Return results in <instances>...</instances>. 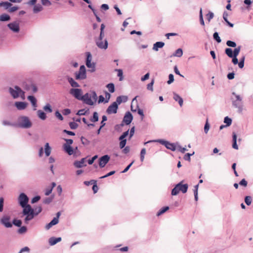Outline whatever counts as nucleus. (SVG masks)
<instances>
[{
    "instance_id": "obj_1",
    "label": "nucleus",
    "mask_w": 253,
    "mask_h": 253,
    "mask_svg": "<svg viewBox=\"0 0 253 253\" xmlns=\"http://www.w3.org/2000/svg\"><path fill=\"white\" fill-rule=\"evenodd\" d=\"M42 211L41 206L37 207L33 209L30 205H28L26 209H23L22 214V216H25L24 222L28 224L29 221L32 220L35 216L38 215Z\"/></svg>"
},
{
    "instance_id": "obj_2",
    "label": "nucleus",
    "mask_w": 253,
    "mask_h": 253,
    "mask_svg": "<svg viewBox=\"0 0 253 253\" xmlns=\"http://www.w3.org/2000/svg\"><path fill=\"white\" fill-rule=\"evenodd\" d=\"M232 94L233 95L231 98L232 105L233 107L238 109L237 111L239 113H241L244 107L243 97L234 92H233Z\"/></svg>"
},
{
    "instance_id": "obj_3",
    "label": "nucleus",
    "mask_w": 253,
    "mask_h": 253,
    "mask_svg": "<svg viewBox=\"0 0 253 253\" xmlns=\"http://www.w3.org/2000/svg\"><path fill=\"white\" fill-rule=\"evenodd\" d=\"M16 127L22 128H29L32 126V124L29 118L25 116H20L17 120Z\"/></svg>"
},
{
    "instance_id": "obj_4",
    "label": "nucleus",
    "mask_w": 253,
    "mask_h": 253,
    "mask_svg": "<svg viewBox=\"0 0 253 253\" xmlns=\"http://www.w3.org/2000/svg\"><path fill=\"white\" fill-rule=\"evenodd\" d=\"M97 99V96L94 91H91L83 95L82 100L85 104L93 105Z\"/></svg>"
},
{
    "instance_id": "obj_5",
    "label": "nucleus",
    "mask_w": 253,
    "mask_h": 253,
    "mask_svg": "<svg viewBox=\"0 0 253 253\" xmlns=\"http://www.w3.org/2000/svg\"><path fill=\"white\" fill-rule=\"evenodd\" d=\"M9 92L14 99L21 97L22 99L25 98V92L18 86L15 85L9 88Z\"/></svg>"
},
{
    "instance_id": "obj_6",
    "label": "nucleus",
    "mask_w": 253,
    "mask_h": 253,
    "mask_svg": "<svg viewBox=\"0 0 253 253\" xmlns=\"http://www.w3.org/2000/svg\"><path fill=\"white\" fill-rule=\"evenodd\" d=\"M182 183V181L180 182L172 189L171 195L172 196L177 195L179 192H181L182 193H185L187 192L188 185L187 184H183Z\"/></svg>"
},
{
    "instance_id": "obj_7",
    "label": "nucleus",
    "mask_w": 253,
    "mask_h": 253,
    "mask_svg": "<svg viewBox=\"0 0 253 253\" xmlns=\"http://www.w3.org/2000/svg\"><path fill=\"white\" fill-rule=\"evenodd\" d=\"M153 142H159L162 145H164L166 146V147L172 151H175L176 148V145L175 143H170L167 141L163 140V139H158V140H149L144 143V145L147 144V143H152Z\"/></svg>"
},
{
    "instance_id": "obj_8",
    "label": "nucleus",
    "mask_w": 253,
    "mask_h": 253,
    "mask_svg": "<svg viewBox=\"0 0 253 253\" xmlns=\"http://www.w3.org/2000/svg\"><path fill=\"white\" fill-rule=\"evenodd\" d=\"M18 203L20 206L23 208V209H26L29 205V198L28 196L24 193H21L18 198Z\"/></svg>"
},
{
    "instance_id": "obj_9",
    "label": "nucleus",
    "mask_w": 253,
    "mask_h": 253,
    "mask_svg": "<svg viewBox=\"0 0 253 253\" xmlns=\"http://www.w3.org/2000/svg\"><path fill=\"white\" fill-rule=\"evenodd\" d=\"M76 80H84L86 78V69L84 65H82L80 67L78 72L75 73Z\"/></svg>"
},
{
    "instance_id": "obj_10",
    "label": "nucleus",
    "mask_w": 253,
    "mask_h": 253,
    "mask_svg": "<svg viewBox=\"0 0 253 253\" xmlns=\"http://www.w3.org/2000/svg\"><path fill=\"white\" fill-rule=\"evenodd\" d=\"M70 93L76 99L82 100L83 96L82 95V91L79 88H71L69 91Z\"/></svg>"
},
{
    "instance_id": "obj_11",
    "label": "nucleus",
    "mask_w": 253,
    "mask_h": 253,
    "mask_svg": "<svg viewBox=\"0 0 253 253\" xmlns=\"http://www.w3.org/2000/svg\"><path fill=\"white\" fill-rule=\"evenodd\" d=\"M110 159V157L108 155H105L101 157H100L99 159V167L101 168L104 167L105 165L108 163Z\"/></svg>"
},
{
    "instance_id": "obj_12",
    "label": "nucleus",
    "mask_w": 253,
    "mask_h": 253,
    "mask_svg": "<svg viewBox=\"0 0 253 253\" xmlns=\"http://www.w3.org/2000/svg\"><path fill=\"white\" fill-rule=\"evenodd\" d=\"M118 108V103L114 102L108 107L106 112L108 114H116L117 112Z\"/></svg>"
},
{
    "instance_id": "obj_13",
    "label": "nucleus",
    "mask_w": 253,
    "mask_h": 253,
    "mask_svg": "<svg viewBox=\"0 0 253 253\" xmlns=\"http://www.w3.org/2000/svg\"><path fill=\"white\" fill-rule=\"evenodd\" d=\"M7 27L14 33H18L20 31L19 24L16 21L9 23Z\"/></svg>"
},
{
    "instance_id": "obj_14",
    "label": "nucleus",
    "mask_w": 253,
    "mask_h": 253,
    "mask_svg": "<svg viewBox=\"0 0 253 253\" xmlns=\"http://www.w3.org/2000/svg\"><path fill=\"white\" fill-rule=\"evenodd\" d=\"M97 46L101 49H106L108 47V43L106 40L104 42L101 39H97L96 41Z\"/></svg>"
},
{
    "instance_id": "obj_15",
    "label": "nucleus",
    "mask_w": 253,
    "mask_h": 253,
    "mask_svg": "<svg viewBox=\"0 0 253 253\" xmlns=\"http://www.w3.org/2000/svg\"><path fill=\"white\" fill-rule=\"evenodd\" d=\"M10 217L8 216H4L0 219V223L6 228H10L12 226V223L9 221Z\"/></svg>"
},
{
    "instance_id": "obj_16",
    "label": "nucleus",
    "mask_w": 253,
    "mask_h": 253,
    "mask_svg": "<svg viewBox=\"0 0 253 253\" xmlns=\"http://www.w3.org/2000/svg\"><path fill=\"white\" fill-rule=\"evenodd\" d=\"M132 119L133 117L131 114L129 112H127L124 117L123 122H124L126 125H128L130 124Z\"/></svg>"
},
{
    "instance_id": "obj_17",
    "label": "nucleus",
    "mask_w": 253,
    "mask_h": 253,
    "mask_svg": "<svg viewBox=\"0 0 253 253\" xmlns=\"http://www.w3.org/2000/svg\"><path fill=\"white\" fill-rule=\"evenodd\" d=\"M14 105L19 110H24L27 106V103L25 102H15Z\"/></svg>"
},
{
    "instance_id": "obj_18",
    "label": "nucleus",
    "mask_w": 253,
    "mask_h": 253,
    "mask_svg": "<svg viewBox=\"0 0 253 253\" xmlns=\"http://www.w3.org/2000/svg\"><path fill=\"white\" fill-rule=\"evenodd\" d=\"M27 99L29 101H30L31 103L32 104V105L33 107V110H36L37 107V101L36 98L34 96L30 95L28 96Z\"/></svg>"
},
{
    "instance_id": "obj_19",
    "label": "nucleus",
    "mask_w": 253,
    "mask_h": 253,
    "mask_svg": "<svg viewBox=\"0 0 253 253\" xmlns=\"http://www.w3.org/2000/svg\"><path fill=\"white\" fill-rule=\"evenodd\" d=\"M85 161V158H82L80 161H75L74 163V166L77 168H81L84 166H86V165L84 164Z\"/></svg>"
},
{
    "instance_id": "obj_20",
    "label": "nucleus",
    "mask_w": 253,
    "mask_h": 253,
    "mask_svg": "<svg viewBox=\"0 0 253 253\" xmlns=\"http://www.w3.org/2000/svg\"><path fill=\"white\" fill-rule=\"evenodd\" d=\"M61 240L62 239L61 237L55 238L54 237H52L49 239L48 243L50 246H53L60 242Z\"/></svg>"
},
{
    "instance_id": "obj_21",
    "label": "nucleus",
    "mask_w": 253,
    "mask_h": 253,
    "mask_svg": "<svg viewBox=\"0 0 253 253\" xmlns=\"http://www.w3.org/2000/svg\"><path fill=\"white\" fill-rule=\"evenodd\" d=\"M37 115L38 117L42 121L45 120L47 118L46 113L42 110H38L37 111Z\"/></svg>"
},
{
    "instance_id": "obj_22",
    "label": "nucleus",
    "mask_w": 253,
    "mask_h": 253,
    "mask_svg": "<svg viewBox=\"0 0 253 253\" xmlns=\"http://www.w3.org/2000/svg\"><path fill=\"white\" fill-rule=\"evenodd\" d=\"M165 45V43L162 42H158L153 44V49L158 51L159 48H162Z\"/></svg>"
},
{
    "instance_id": "obj_23",
    "label": "nucleus",
    "mask_w": 253,
    "mask_h": 253,
    "mask_svg": "<svg viewBox=\"0 0 253 253\" xmlns=\"http://www.w3.org/2000/svg\"><path fill=\"white\" fill-rule=\"evenodd\" d=\"M173 99L177 101L179 104V105L181 107L183 105V99L177 93L174 92L173 93Z\"/></svg>"
},
{
    "instance_id": "obj_24",
    "label": "nucleus",
    "mask_w": 253,
    "mask_h": 253,
    "mask_svg": "<svg viewBox=\"0 0 253 253\" xmlns=\"http://www.w3.org/2000/svg\"><path fill=\"white\" fill-rule=\"evenodd\" d=\"M67 80L71 86L73 87H78L80 86L79 84L76 82L72 78L68 77L67 78Z\"/></svg>"
},
{
    "instance_id": "obj_25",
    "label": "nucleus",
    "mask_w": 253,
    "mask_h": 253,
    "mask_svg": "<svg viewBox=\"0 0 253 253\" xmlns=\"http://www.w3.org/2000/svg\"><path fill=\"white\" fill-rule=\"evenodd\" d=\"M127 100V97L126 96H119L117 97L116 101H115L118 103V105L120 104L122 102H126Z\"/></svg>"
},
{
    "instance_id": "obj_26",
    "label": "nucleus",
    "mask_w": 253,
    "mask_h": 253,
    "mask_svg": "<svg viewBox=\"0 0 253 253\" xmlns=\"http://www.w3.org/2000/svg\"><path fill=\"white\" fill-rule=\"evenodd\" d=\"M86 65L87 68H90L91 69L89 70L90 72H94L95 71V64L94 63H91V61H89V63L86 62Z\"/></svg>"
},
{
    "instance_id": "obj_27",
    "label": "nucleus",
    "mask_w": 253,
    "mask_h": 253,
    "mask_svg": "<svg viewBox=\"0 0 253 253\" xmlns=\"http://www.w3.org/2000/svg\"><path fill=\"white\" fill-rule=\"evenodd\" d=\"M44 111L47 113H52L53 110L51 105L49 103H46L43 107Z\"/></svg>"
},
{
    "instance_id": "obj_28",
    "label": "nucleus",
    "mask_w": 253,
    "mask_h": 253,
    "mask_svg": "<svg viewBox=\"0 0 253 253\" xmlns=\"http://www.w3.org/2000/svg\"><path fill=\"white\" fill-rule=\"evenodd\" d=\"M12 4L8 1H2L0 2V7H3L5 9H8L11 6Z\"/></svg>"
},
{
    "instance_id": "obj_29",
    "label": "nucleus",
    "mask_w": 253,
    "mask_h": 253,
    "mask_svg": "<svg viewBox=\"0 0 253 253\" xmlns=\"http://www.w3.org/2000/svg\"><path fill=\"white\" fill-rule=\"evenodd\" d=\"M43 9V7L41 4H37L35 5L33 8V12L35 13H37L41 11Z\"/></svg>"
},
{
    "instance_id": "obj_30",
    "label": "nucleus",
    "mask_w": 253,
    "mask_h": 253,
    "mask_svg": "<svg viewBox=\"0 0 253 253\" xmlns=\"http://www.w3.org/2000/svg\"><path fill=\"white\" fill-rule=\"evenodd\" d=\"M44 153L46 157L50 155L51 153V148L49 146V143H46L44 146Z\"/></svg>"
},
{
    "instance_id": "obj_31",
    "label": "nucleus",
    "mask_w": 253,
    "mask_h": 253,
    "mask_svg": "<svg viewBox=\"0 0 253 253\" xmlns=\"http://www.w3.org/2000/svg\"><path fill=\"white\" fill-rule=\"evenodd\" d=\"M57 223L56 219H53L49 223L45 225V228L46 230H49L52 226L57 224Z\"/></svg>"
},
{
    "instance_id": "obj_32",
    "label": "nucleus",
    "mask_w": 253,
    "mask_h": 253,
    "mask_svg": "<svg viewBox=\"0 0 253 253\" xmlns=\"http://www.w3.org/2000/svg\"><path fill=\"white\" fill-rule=\"evenodd\" d=\"M233 148L236 150L238 149V146L237 144V135L235 132H233Z\"/></svg>"
},
{
    "instance_id": "obj_33",
    "label": "nucleus",
    "mask_w": 253,
    "mask_h": 253,
    "mask_svg": "<svg viewBox=\"0 0 253 253\" xmlns=\"http://www.w3.org/2000/svg\"><path fill=\"white\" fill-rule=\"evenodd\" d=\"M10 19V17L7 14H2L0 15V21H7Z\"/></svg>"
},
{
    "instance_id": "obj_34",
    "label": "nucleus",
    "mask_w": 253,
    "mask_h": 253,
    "mask_svg": "<svg viewBox=\"0 0 253 253\" xmlns=\"http://www.w3.org/2000/svg\"><path fill=\"white\" fill-rule=\"evenodd\" d=\"M64 148L65 151L69 155H71L73 153V150L71 146L64 145Z\"/></svg>"
},
{
    "instance_id": "obj_35",
    "label": "nucleus",
    "mask_w": 253,
    "mask_h": 253,
    "mask_svg": "<svg viewBox=\"0 0 253 253\" xmlns=\"http://www.w3.org/2000/svg\"><path fill=\"white\" fill-rule=\"evenodd\" d=\"M225 53L230 58L234 56L233 50L230 48H226L225 50Z\"/></svg>"
},
{
    "instance_id": "obj_36",
    "label": "nucleus",
    "mask_w": 253,
    "mask_h": 253,
    "mask_svg": "<svg viewBox=\"0 0 253 253\" xmlns=\"http://www.w3.org/2000/svg\"><path fill=\"white\" fill-rule=\"evenodd\" d=\"M183 55V51L181 48H178L175 50V52L173 54V56L180 57Z\"/></svg>"
},
{
    "instance_id": "obj_37",
    "label": "nucleus",
    "mask_w": 253,
    "mask_h": 253,
    "mask_svg": "<svg viewBox=\"0 0 253 253\" xmlns=\"http://www.w3.org/2000/svg\"><path fill=\"white\" fill-rule=\"evenodd\" d=\"M169 209V207L167 206V207H164L163 208H162V209H161L159 211L157 212V216H160L161 215V214L164 213L166 211H167Z\"/></svg>"
},
{
    "instance_id": "obj_38",
    "label": "nucleus",
    "mask_w": 253,
    "mask_h": 253,
    "mask_svg": "<svg viewBox=\"0 0 253 253\" xmlns=\"http://www.w3.org/2000/svg\"><path fill=\"white\" fill-rule=\"evenodd\" d=\"M227 16H228L227 13L226 12H224L223 13V19L224 20V21L227 23V24H228V25L230 27H233V26H234V25H233L232 23H230V22H229L228 21V19H227Z\"/></svg>"
},
{
    "instance_id": "obj_39",
    "label": "nucleus",
    "mask_w": 253,
    "mask_h": 253,
    "mask_svg": "<svg viewBox=\"0 0 253 253\" xmlns=\"http://www.w3.org/2000/svg\"><path fill=\"white\" fill-rule=\"evenodd\" d=\"M90 121L92 122H96L98 121V113L96 112H94L93 114V117L90 118Z\"/></svg>"
},
{
    "instance_id": "obj_40",
    "label": "nucleus",
    "mask_w": 253,
    "mask_h": 253,
    "mask_svg": "<svg viewBox=\"0 0 253 253\" xmlns=\"http://www.w3.org/2000/svg\"><path fill=\"white\" fill-rule=\"evenodd\" d=\"M116 71L118 72V76L119 77V81L123 80V72L122 69H116Z\"/></svg>"
},
{
    "instance_id": "obj_41",
    "label": "nucleus",
    "mask_w": 253,
    "mask_h": 253,
    "mask_svg": "<svg viewBox=\"0 0 253 253\" xmlns=\"http://www.w3.org/2000/svg\"><path fill=\"white\" fill-rule=\"evenodd\" d=\"M2 124L3 126H16L15 123H11L8 121L4 120L2 121Z\"/></svg>"
},
{
    "instance_id": "obj_42",
    "label": "nucleus",
    "mask_w": 253,
    "mask_h": 253,
    "mask_svg": "<svg viewBox=\"0 0 253 253\" xmlns=\"http://www.w3.org/2000/svg\"><path fill=\"white\" fill-rule=\"evenodd\" d=\"M107 87L111 93H113L115 91V86L113 83L108 84L107 85Z\"/></svg>"
},
{
    "instance_id": "obj_43",
    "label": "nucleus",
    "mask_w": 253,
    "mask_h": 253,
    "mask_svg": "<svg viewBox=\"0 0 253 253\" xmlns=\"http://www.w3.org/2000/svg\"><path fill=\"white\" fill-rule=\"evenodd\" d=\"M224 123L226 124V126H229L231 125L232 120L228 117H226L224 119Z\"/></svg>"
},
{
    "instance_id": "obj_44",
    "label": "nucleus",
    "mask_w": 253,
    "mask_h": 253,
    "mask_svg": "<svg viewBox=\"0 0 253 253\" xmlns=\"http://www.w3.org/2000/svg\"><path fill=\"white\" fill-rule=\"evenodd\" d=\"M252 201V197L250 196H246L245 198V202L248 206L251 205Z\"/></svg>"
},
{
    "instance_id": "obj_45",
    "label": "nucleus",
    "mask_w": 253,
    "mask_h": 253,
    "mask_svg": "<svg viewBox=\"0 0 253 253\" xmlns=\"http://www.w3.org/2000/svg\"><path fill=\"white\" fill-rule=\"evenodd\" d=\"M241 49V46H238L237 47L235 48L233 50V54L234 56L237 57L238 54H239L240 50Z\"/></svg>"
},
{
    "instance_id": "obj_46",
    "label": "nucleus",
    "mask_w": 253,
    "mask_h": 253,
    "mask_svg": "<svg viewBox=\"0 0 253 253\" xmlns=\"http://www.w3.org/2000/svg\"><path fill=\"white\" fill-rule=\"evenodd\" d=\"M213 38L218 43L221 42V40L217 32H215L213 34Z\"/></svg>"
},
{
    "instance_id": "obj_47",
    "label": "nucleus",
    "mask_w": 253,
    "mask_h": 253,
    "mask_svg": "<svg viewBox=\"0 0 253 253\" xmlns=\"http://www.w3.org/2000/svg\"><path fill=\"white\" fill-rule=\"evenodd\" d=\"M199 18H200V22L201 24L203 26H204L205 22H204V19H203L202 8H201L200 10Z\"/></svg>"
},
{
    "instance_id": "obj_48",
    "label": "nucleus",
    "mask_w": 253,
    "mask_h": 253,
    "mask_svg": "<svg viewBox=\"0 0 253 253\" xmlns=\"http://www.w3.org/2000/svg\"><path fill=\"white\" fill-rule=\"evenodd\" d=\"M13 224L17 227H20L22 224V221L20 219H14L13 220Z\"/></svg>"
},
{
    "instance_id": "obj_49",
    "label": "nucleus",
    "mask_w": 253,
    "mask_h": 253,
    "mask_svg": "<svg viewBox=\"0 0 253 253\" xmlns=\"http://www.w3.org/2000/svg\"><path fill=\"white\" fill-rule=\"evenodd\" d=\"M207 19L208 20L209 22H210L211 19H212L214 17V14L213 12L210 11L207 15H206Z\"/></svg>"
},
{
    "instance_id": "obj_50",
    "label": "nucleus",
    "mask_w": 253,
    "mask_h": 253,
    "mask_svg": "<svg viewBox=\"0 0 253 253\" xmlns=\"http://www.w3.org/2000/svg\"><path fill=\"white\" fill-rule=\"evenodd\" d=\"M226 44L229 47H235L236 46V42L231 41H227Z\"/></svg>"
},
{
    "instance_id": "obj_51",
    "label": "nucleus",
    "mask_w": 253,
    "mask_h": 253,
    "mask_svg": "<svg viewBox=\"0 0 253 253\" xmlns=\"http://www.w3.org/2000/svg\"><path fill=\"white\" fill-rule=\"evenodd\" d=\"M120 140V147L121 149H123L125 147L126 143V139H119Z\"/></svg>"
},
{
    "instance_id": "obj_52",
    "label": "nucleus",
    "mask_w": 253,
    "mask_h": 253,
    "mask_svg": "<svg viewBox=\"0 0 253 253\" xmlns=\"http://www.w3.org/2000/svg\"><path fill=\"white\" fill-rule=\"evenodd\" d=\"M210 127V124L208 123V120H207L206 123L204 126V131H205V133L207 134L208 132Z\"/></svg>"
},
{
    "instance_id": "obj_53",
    "label": "nucleus",
    "mask_w": 253,
    "mask_h": 253,
    "mask_svg": "<svg viewBox=\"0 0 253 253\" xmlns=\"http://www.w3.org/2000/svg\"><path fill=\"white\" fill-rule=\"evenodd\" d=\"M27 230V227L26 226L21 227L18 230V232L19 234H23L25 233Z\"/></svg>"
},
{
    "instance_id": "obj_54",
    "label": "nucleus",
    "mask_w": 253,
    "mask_h": 253,
    "mask_svg": "<svg viewBox=\"0 0 253 253\" xmlns=\"http://www.w3.org/2000/svg\"><path fill=\"white\" fill-rule=\"evenodd\" d=\"M194 154V152H193V153L192 154H190V153H187L184 156V159L186 161H190L191 159H190V157L192 155H193Z\"/></svg>"
},
{
    "instance_id": "obj_55",
    "label": "nucleus",
    "mask_w": 253,
    "mask_h": 253,
    "mask_svg": "<svg viewBox=\"0 0 253 253\" xmlns=\"http://www.w3.org/2000/svg\"><path fill=\"white\" fill-rule=\"evenodd\" d=\"M154 83V81L153 80L151 83L147 84V88L151 91L153 90V85Z\"/></svg>"
},
{
    "instance_id": "obj_56",
    "label": "nucleus",
    "mask_w": 253,
    "mask_h": 253,
    "mask_svg": "<svg viewBox=\"0 0 253 253\" xmlns=\"http://www.w3.org/2000/svg\"><path fill=\"white\" fill-rule=\"evenodd\" d=\"M174 81V76L172 74H170L169 76V80L167 82L168 84H171Z\"/></svg>"
},
{
    "instance_id": "obj_57",
    "label": "nucleus",
    "mask_w": 253,
    "mask_h": 253,
    "mask_svg": "<svg viewBox=\"0 0 253 253\" xmlns=\"http://www.w3.org/2000/svg\"><path fill=\"white\" fill-rule=\"evenodd\" d=\"M129 130L124 132L119 137V139H125V138L128 135Z\"/></svg>"
},
{
    "instance_id": "obj_58",
    "label": "nucleus",
    "mask_w": 253,
    "mask_h": 253,
    "mask_svg": "<svg viewBox=\"0 0 253 253\" xmlns=\"http://www.w3.org/2000/svg\"><path fill=\"white\" fill-rule=\"evenodd\" d=\"M69 126L70 128L73 129L77 128L78 126V124L75 122H70Z\"/></svg>"
},
{
    "instance_id": "obj_59",
    "label": "nucleus",
    "mask_w": 253,
    "mask_h": 253,
    "mask_svg": "<svg viewBox=\"0 0 253 253\" xmlns=\"http://www.w3.org/2000/svg\"><path fill=\"white\" fill-rule=\"evenodd\" d=\"M24 252L29 253L30 252V249L28 247H24L20 250L18 253H23Z\"/></svg>"
},
{
    "instance_id": "obj_60",
    "label": "nucleus",
    "mask_w": 253,
    "mask_h": 253,
    "mask_svg": "<svg viewBox=\"0 0 253 253\" xmlns=\"http://www.w3.org/2000/svg\"><path fill=\"white\" fill-rule=\"evenodd\" d=\"M92 60V55L90 52L86 53V63H89V61H91Z\"/></svg>"
},
{
    "instance_id": "obj_61",
    "label": "nucleus",
    "mask_w": 253,
    "mask_h": 253,
    "mask_svg": "<svg viewBox=\"0 0 253 253\" xmlns=\"http://www.w3.org/2000/svg\"><path fill=\"white\" fill-rule=\"evenodd\" d=\"M55 116L60 120L62 121L63 120V117L62 115L59 112V111H57L55 113Z\"/></svg>"
},
{
    "instance_id": "obj_62",
    "label": "nucleus",
    "mask_w": 253,
    "mask_h": 253,
    "mask_svg": "<svg viewBox=\"0 0 253 253\" xmlns=\"http://www.w3.org/2000/svg\"><path fill=\"white\" fill-rule=\"evenodd\" d=\"M42 3L43 5L50 6L51 4L49 0H42Z\"/></svg>"
},
{
    "instance_id": "obj_63",
    "label": "nucleus",
    "mask_w": 253,
    "mask_h": 253,
    "mask_svg": "<svg viewBox=\"0 0 253 253\" xmlns=\"http://www.w3.org/2000/svg\"><path fill=\"white\" fill-rule=\"evenodd\" d=\"M86 112L87 111H85L84 109H81L78 111L77 115L79 116L84 115Z\"/></svg>"
},
{
    "instance_id": "obj_64",
    "label": "nucleus",
    "mask_w": 253,
    "mask_h": 253,
    "mask_svg": "<svg viewBox=\"0 0 253 253\" xmlns=\"http://www.w3.org/2000/svg\"><path fill=\"white\" fill-rule=\"evenodd\" d=\"M180 152L182 153H185V151L187 150V149L184 147H182L180 145H177V148Z\"/></svg>"
}]
</instances>
